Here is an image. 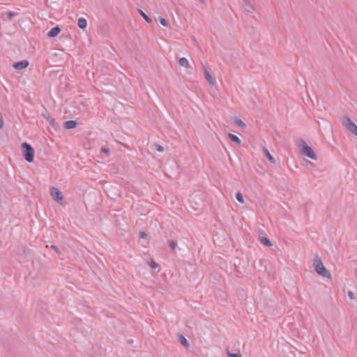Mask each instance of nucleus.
I'll list each match as a JSON object with an SVG mask.
<instances>
[{"label":"nucleus","instance_id":"obj_21","mask_svg":"<svg viewBox=\"0 0 357 357\" xmlns=\"http://www.w3.org/2000/svg\"><path fill=\"white\" fill-rule=\"evenodd\" d=\"M168 244L172 250H174L177 246V243L174 241H169Z\"/></svg>","mask_w":357,"mask_h":357},{"label":"nucleus","instance_id":"obj_16","mask_svg":"<svg viewBox=\"0 0 357 357\" xmlns=\"http://www.w3.org/2000/svg\"><path fill=\"white\" fill-rule=\"evenodd\" d=\"M179 342L185 347H188L189 344L186 338L183 335H179Z\"/></svg>","mask_w":357,"mask_h":357},{"label":"nucleus","instance_id":"obj_1","mask_svg":"<svg viewBox=\"0 0 357 357\" xmlns=\"http://www.w3.org/2000/svg\"><path fill=\"white\" fill-rule=\"evenodd\" d=\"M312 267L317 274L328 279L332 278L331 273L325 268L321 259L316 256L312 261Z\"/></svg>","mask_w":357,"mask_h":357},{"label":"nucleus","instance_id":"obj_4","mask_svg":"<svg viewBox=\"0 0 357 357\" xmlns=\"http://www.w3.org/2000/svg\"><path fill=\"white\" fill-rule=\"evenodd\" d=\"M301 151L303 155L306 156L312 160H317V155L314 150L306 144L304 141L301 144Z\"/></svg>","mask_w":357,"mask_h":357},{"label":"nucleus","instance_id":"obj_19","mask_svg":"<svg viewBox=\"0 0 357 357\" xmlns=\"http://www.w3.org/2000/svg\"><path fill=\"white\" fill-rule=\"evenodd\" d=\"M235 123H236V125H238L239 127H241L242 128H244L246 127L245 123L242 120H241L240 119H236L235 120Z\"/></svg>","mask_w":357,"mask_h":357},{"label":"nucleus","instance_id":"obj_12","mask_svg":"<svg viewBox=\"0 0 357 357\" xmlns=\"http://www.w3.org/2000/svg\"><path fill=\"white\" fill-rule=\"evenodd\" d=\"M178 63L182 67H184V68H189L190 67V63H189V61L188 60L185 58V57H182L181 59H179L178 60Z\"/></svg>","mask_w":357,"mask_h":357},{"label":"nucleus","instance_id":"obj_26","mask_svg":"<svg viewBox=\"0 0 357 357\" xmlns=\"http://www.w3.org/2000/svg\"><path fill=\"white\" fill-rule=\"evenodd\" d=\"M50 248H51L52 249H53V250H54V251H55L58 255H60V254H61V251L59 250V248H58L56 245H52L50 246Z\"/></svg>","mask_w":357,"mask_h":357},{"label":"nucleus","instance_id":"obj_23","mask_svg":"<svg viewBox=\"0 0 357 357\" xmlns=\"http://www.w3.org/2000/svg\"><path fill=\"white\" fill-rule=\"evenodd\" d=\"M101 152L105 153L107 155H109V150L108 148L106 147H102L101 148Z\"/></svg>","mask_w":357,"mask_h":357},{"label":"nucleus","instance_id":"obj_15","mask_svg":"<svg viewBox=\"0 0 357 357\" xmlns=\"http://www.w3.org/2000/svg\"><path fill=\"white\" fill-rule=\"evenodd\" d=\"M259 240H260V242L263 245H266L267 247H271L272 245L271 241L267 238H266V237L261 236V237L259 238Z\"/></svg>","mask_w":357,"mask_h":357},{"label":"nucleus","instance_id":"obj_2","mask_svg":"<svg viewBox=\"0 0 357 357\" xmlns=\"http://www.w3.org/2000/svg\"><path fill=\"white\" fill-rule=\"evenodd\" d=\"M342 125L352 134L357 136V125L348 116L341 118Z\"/></svg>","mask_w":357,"mask_h":357},{"label":"nucleus","instance_id":"obj_11","mask_svg":"<svg viewBox=\"0 0 357 357\" xmlns=\"http://www.w3.org/2000/svg\"><path fill=\"white\" fill-rule=\"evenodd\" d=\"M263 151L269 162H271L272 164H275L276 161L275 158L272 156V155L270 153L269 151L266 147L263 148Z\"/></svg>","mask_w":357,"mask_h":357},{"label":"nucleus","instance_id":"obj_5","mask_svg":"<svg viewBox=\"0 0 357 357\" xmlns=\"http://www.w3.org/2000/svg\"><path fill=\"white\" fill-rule=\"evenodd\" d=\"M50 194L52 198L61 205L63 204V197L61 192L55 187H52L50 189Z\"/></svg>","mask_w":357,"mask_h":357},{"label":"nucleus","instance_id":"obj_13","mask_svg":"<svg viewBox=\"0 0 357 357\" xmlns=\"http://www.w3.org/2000/svg\"><path fill=\"white\" fill-rule=\"evenodd\" d=\"M77 24L80 29H84L87 26V22L84 18L80 17L78 20Z\"/></svg>","mask_w":357,"mask_h":357},{"label":"nucleus","instance_id":"obj_22","mask_svg":"<svg viewBox=\"0 0 357 357\" xmlns=\"http://www.w3.org/2000/svg\"><path fill=\"white\" fill-rule=\"evenodd\" d=\"M155 149L159 152H162L164 150L163 147L160 144H155Z\"/></svg>","mask_w":357,"mask_h":357},{"label":"nucleus","instance_id":"obj_14","mask_svg":"<svg viewBox=\"0 0 357 357\" xmlns=\"http://www.w3.org/2000/svg\"><path fill=\"white\" fill-rule=\"evenodd\" d=\"M229 139L234 143L237 144H241V139L235 135L234 134H229Z\"/></svg>","mask_w":357,"mask_h":357},{"label":"nucleus","instance_id":"obj_30","mask_svg":"<svg viewBox=\"0 0 357 357\" xmlns=\"http://www.w3.org/2000/svg\"><path fill=\"white\" fill-rule=\"evenodd\" d=\"M200 2L204 3V0H199Z\"/></svg>","mask_w":357,"mask_h":357},{"label":"nucleus","instance_id":"obj_24","mask_svg":"<svg viewBox=\"0 0 357 357\" xmlns=\"http://www.w3.org/2000/svg\"><path fill=\"white\" fill-rule=\"evenodd\" d=\"M149 265L151 266L152 268H156L158 267V264L153 261L152 259L149 261Z\"/></svg>","mask_w":357,"mask_h":357},{"label":"nucleus","instance_id":"obj_7","mask_svg":"<svg viewBox=\"0 0 357 357\" xmlns=\"http://www.w3.org/2000/svg\"><path fill=\"white\" fill-rule=\"evenodd\" d=\"M243 6L245 10L248 13H252L255 10L254 6L250 1V0H243Z\"/></svg>","mask_w":357,"mask_h":357},{"label":"nucleus","instance_id":"obj_3","mask_svg":"<svg viewBox=\"0 0 357 357\" xmlns=\"http://www.w3.org/2000/svg\"><path fill=\"white\" fill-rule=\"evenodd\" d=\"M22 148L23 149V155L25 160L28 162H33L35 153L34 149L31 147V146L29 144L26 142H24L22 144Z\"/></svg>","mask_w":357,"mask_h":357},{"label":"nucleus","instance_id":"obj_31","mask_svg":"<svg viewBox=\"0 0 357 357\" xmlns=\"http://www.w3.org/2000/svg\"><path fill=\"white\" fill-rule=\"evenodd\" d=\"M355 273L357 275V268L355 270Z\"/></svg>","mask_w":357,"mask_h":357},{"label":"nucleus","instance_id":"obj_17","mask_svg":"<svg viewBox=\"0 0 357 357\" xmlns=\"http://www.w3.org/2000/svg\"><path fill=\"white\" fill-rule=\"evenodd\" d=\"M236 199L241 204H243L245 202L243 197L240 192H238L236 194Z\"/></svg>","mask_w":357,"mask_h":357},{"label":"nucleus","instance_id":"obj_28","mask_svg":"<svg viewBox=\"0 0 357 357\" xmlns=\"http://www.w3.org/2000/svg\"><path fill=\"white\" fill-rule=\"evenodd\" d=\"M139 236L142 238H146V233L144 231H142L139 232Z\"/></svg>","mask_w":357,"mask_h":357},{"label":"nucleus","instance_id":"obj_18","mask_svg":"<svg viewBox=\"0 0 357 357\" xmlns=\"http://www.w3.org/2000/svg\"><path fill=\"white\" fill-rule=\"evenodd\" d=\"M139 14L146 22L150 23L151 22V20L142 10H139Z\"/></svg>","mask_w":357,"mask_h":357},{"label":"nucleus","instance_id":"obj_8","mask_svg":"<svg viewBox=\"0 0 357 357\" xmlns=\"http://www.w3.org/2000/svg\"><path fill=\"white\" fill-rule=\"evenodd\" d=\"M204 73L205 79H206L207 82L210 85H213L214 84V80H213L212 76L211 75L210 73L208 72V70H207V68L206 67L204 68Z\"/></svg>","mask_w":357,"mask_h":357},{"label":"nucleus","instance_id":"obj_29","mask_svg":"<svg viewBox=\"0 0 357 357\" xmlns=\"http://www.w3.org/2000/svg\"><path fill=\"white\" fill-rule=\"evenodd\" d=\"M311 164V162L308 160H305V165Z\"/></svg>","mask_w":357,"mask_h":357},{"label":"nucleus","instance_id":"obj_25","mask_svg":"<svg viewBox=\"0 0 357 357\" xmlns=\"http://www.w3.org/2000/svg\"><path fill=\"white\" fill-rule=\"evenodd\" d=\"M348 296H349V298L351 300H355L356 299V296H355L354 294L351 291H348Z\"/></svg>","mask_w":357,"mask_h":357},{"label":"nucleus","instance_id":"obj_20","mask_svg":"<svg viewBox=\"0 0 357 357\" xmlns=\"http://www.w3.org/2000/svg\"><path fill=\"white\" fill-rule=\"evenodd\" d=\"M158 20H159L160 24L162 26H164L165 27H168L169 26V23L167 22V21L165 18H163L162 17H160Z\"/></svg>","mask_w":357,"mask_h":357},{"label":"nucleus","instance_id":"obj_9","mask_svg":"<svg viewBox=\"0 0 357 357\" xmlns=\"http://www.w3.org/2000/svg\"><path fill=\"white\" fill-rule=\"evenodd\" d=\"M60 28L58 26L54 27L47 33V36L50 38L55 37L60 33Z\"/></svg>","mask_w":357,"mask_h":357},{"label":"nucleus","instance_id":"obj_27","mask_svg":"<svg viewBox=\"0 0 357 357\" xmlns=\"http://www.w3.org/2000/svg\"><path fill=\"white\" fill-rule=\"evenodd\" d=\"M227 356L229 357H241L239 355H238L236 353H231L229 351L227 352Z\"/></svg>","mask_w":357,"mask_h":357},{"label":"nucleus","instance_id":"obj_10","mask_svg":"<svg viewBox=\"0 0 357 357\" xmlns=\"http://www.w3.org/2000/svg\"><path fill=\"white\" fill-rule=\"evenodd\" d=\"M77 126V122L73 120L67 121L64 123V128L66 129H73Z\"/></svg>","mask_w":357,"mask_h":357},{"label":"nucleus","instance_id":"obj_6","mask_svg":"<svg viewBox=\"0 0 357 357\" xmlns=\"http://www.w3.org/2000/svg\"><path fill=\"white\" fill-rule=\"evenodd\" d=\"M29 66V62L26 60H23L19 62L14 63L13 67L17 70H22L26 68Z\"/></svg>","mask_w":357,"mask_h":357}]
</instances>
